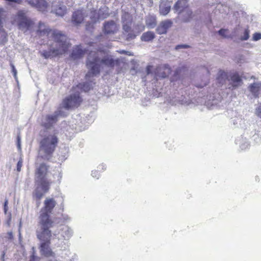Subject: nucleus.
Here are the masks:
<instances>
[{
  "instance_id": "obj_1",
  "label": "nucleus",
  "mask_w": 261,
  "mask_h": 261,
  "mask_svg": "<svg viewBox=\"0 0 261 261\" xmlns=\"http://www.w3.org/2000/svg\"><path fill=\"white\" fill-rule=\"evenodd\" d=\"M37 34L39 37H46L47 41L53 40L48 50L40 51L41 56L45 59L59 57L66 53L70 46L66 36L56 29H51L40 21L38 24Z\"/></svg>"
},
{
  "instance_id": "obj_2",
  "label": "nucleus",
  "mask_w": 261,
  "mask_h": 261,
  "mask_svg": "<svg viewBox=\"0 0 261 261\" xmlns=\"http://www.w3.org/2000/svg\"><path fill=\"white\" fill-rule=\"evenodd\" d=\"M97 55V52L94 51H91L88 54L86 65L89 68V70L86 75V79H88L91 76L98 74L100 72V67L102 65L110 68L120 65L119 59L114 60L110 56H106L100 60Z\"/></svg>"
},
{
  "instance_id": "obj_3",
  "label": "nucleus",
  "mask_w": 261,
  "mask_h": 261,
  "mask_svg": "<svg viewBox=\"0 0 261 261\" xmlns=\"http://www.w3.org/2000/svg\"><path fill=\"white\" fill-rule=\"evenodd\" d=\"M59 143V139L55 134L45 136L39 142V149L42 153L41 158L49 161L53 156Z\"/></svg>"
},
{
  "instance_id": "obj_4",
  "label": "nucleus",
  "mask_w": 261,
  "mask_h": 261,
  "mask_svg": "<svg viewBox=\"0 0 261 261\" xmlns=\"http://www.w3.org/2000/svg\"><path fill=\"white\" fill-rule=\"evenodd\" d=\"M56 201L53 198H47L44 201V206L40 211L39 217V227L51 228L53 226L54 222L50 214L53 211L56 205Z\"/></svg>"
},
{
  "instance_id": "obj_5",
  "label": "nucleus",
  "mask_w": 261,
  "mask_h": 261,
  "mask_svg": "<svg viewBox=\"0 0 261 261\" xmlns=\"http://www.w3.org/2000/svg\"><path fill=\"white\" fill-rule=\"evenodd\" d=\"M49 228L39 227V229L37 230V237L42 242L39 248L41 254L47 257L55 256L54 252L49 246L51 237V231Z\"/></svg>"
},
{
  "instance_id": "obj_6",
  "label": "nucleus",
  "mask_w": 261,
  "mask_h": 261,
  "mask_svg": "<svg viewBox=\"0 0 261 261\" xmlns=\"http://www.w3.org/2000/svg\"><path fill=\"white\" fill-rule=\"evenodd\" d=\"M49 168V165L42 163L36 168L35 170L36 180L39 184L44 193L48 191L51 183L46 177Z\"/></svg>"
},
{
  "instance_id": "obj_7",
  "label": "nucleus",
  "mask_w": 261,
  "mask_h": 261,
  "mask_svg": "<svg viewBox=\"0 0 261 261\" xmlns=\"http://www.w3.org/2000/svg\"><path fill=\"white\" fill-rule=\"evenodd\" d=\"M174 8L179 14H182V20L184 22H189L192 19L193 12L189 7L187 0H178L175 4Z\"/></svg>"
},
{
  "instance_id": "obj_8",
  "label": "nucleus",
  "mask_w": 261,
  "mask_h": 261,
  "mask_svg": "<svg viewBox=\"0 0 261 261\" xmlns=\"http://www.w3.org/2000/svg\"><path fill=\"white\" fill-rule=\"evenodd\" d=\"M227 73L224 71L220 70L218 73L217 80L219 84H222L226 79L231 81L232 86L233 88L240 86L242 84V80L239 73L237 72H233L230 75V79H228Z\"/></svg>"
},
{
  "instance_id": "obj_9",
  "label": "nucleus",
  "mask_w": 261,
  "mask_h": 261,
  "mask_svg": "<svg viewBox=\"0 0 261 261\" xmlns=\"http://www.w3.org/2000/svg\"><path fill=\"white\" fill-rule=\"evenodd\" d=\"M18 29L24 32H27L32 28L34 23L27 17L26 13L23 10H19L16 15Z\"/></svg>"
},
{
  "instance_id": "obj_10",
  "label": "nucleus",
  "mask_w": 261,
  "mask_h": 261,
  "mask_svg": "<svg viewBox=\"0 0 261 261\" xmlns=\"http://www.w3.org/2000/svg\"><path fill=\"white\" fill-rule=\"evenodd\" d=\"M82 98L79 93L70 95L63 101L64 107L66 109L77 108L82 102Z\"/></svg>"
},
{
  "instance_id": "obj_11",
  "label": "nucleus",
  "mask_w": 261,
  "mask_h": 261,
  "mask_svg": "<svg viewBox=\"0 0 261 261\" xmlns=\"http://www.w3.org/2000/svg\"><path fill=\"white\" fill-rule=\"evenodd\" d=\"M171 72L170 67L168 65H161L157 66L153 72L155 77L158 79L165 78L167 77Z\"/></svg>"
},
{
  "instance_id": "obj_12",
  "label": "nucleus",
  "mask_w": 261,
  "mask_h": 261,
  "mask_svg": "<svg viewBox=\"0 0 261 261\" xmlns=\"http://www.w3.org/2000/svg\"><path fill=\"white\" fill-rule=\"evenodd\" d=\"M59 115L60 112H56L54 115H46L41 125L46 129L51 128L58 121Z\"/></svg>"
},
{
  "instance_id": "obj_13",
  "label": "nucleus",
  "mask_w": 261,
  "mask_h": 261,
  "mask_svg": "<svg viewBox=\"0 0 261 261\" xmlns=\"http://www.w3.org/2000/svg\"><path fill=\"white\" fill-rule=\"evenodd\" d=\"M118 30L119 27L114 20L106 21L103 24V32L105 34H114Z\"/></svg>"
},
{
  "instance_id": "obj_14",
  "label": "nucleus",
  "mask_w": 261,
  "mask_h": 261,
  "mask_svg": "<svg viewBox=\"0 0 261 261\" xmlns=\"http://www.w3.org/2000/svg\"><path fill=\"white\" fill-rule=\"evenodd\" d=\"M27 2L32 7L42 12L46 11L48 6L45 0H27Z\"/></svg>"
},
{
  "instance_id": "obj_15",
  "label": "nucleus",
  "mask_w": 261,
  "mask_h": 261,
  "mask_svg": "<svg viewBox=\"0 0 261 261\" xmlns=\"http://www.w3.org/2000/svg\"><path fill=\"white\" fill-rule=\"evenodd\" d=\"M172 24L173 22L171 20L167 19L162 21L156 29V33L160 35L166 34Z\"/></svg>"
},
{
  "instance_id": "obj_16",
  "label": "nucleus",
  "mask_w": 261,
  "mask_h": 261,
  "mask_svg": "<svg viewBox=\"0 0 261 261\" xmlns=\"http://www.w3.org/2000/svg\"><path fill=\"white\" fill-rule=\"evenodd\" d=\"M90 19L91 21H88L86 24V30L92 32L94 29L95 24L99 19V17L95 10L91 11Z\"/></svg>"
},
{
  "instance_id": "obj_17",
  "label": "nucleus",
  "mask_w": 261,
  "mask_h": 261,
  "mask_svg": "<svg viewBox=\"0 0 261 261\" xmlns=\"http://www.w3.org/2000/svg\"><path fill=\"white\" fill-rule=\"evenodd\" d=\"M84 20V15L82 10H77L74 11L72 15L71 21L75 25L81 24Z\"/></svg>"
},
{
  "instance_id": "obj_18",
  "label": "nucleus",
  "mask_w": 261,
  "mask_h": 261,
  "mask_svg": "<svg viewBox=\"0 0 261 261\" xmlns=\"http://www.w3.org/2000/svg\"><path fill=\"white\" fill-rule=\"evenodd\" d=\"M145 23L147 28L153 29L156 25V18L155 16L153 15H148L145 18Z\"/></svg>"
},
{
  "instance_id": "obj_19",
  "label": "nucleus",
  "mask_w": 261,
  "mask_h": 261,
  "mask_svg": "<svg viewBox=\"0 0 261 261\" xmlns=\"http://www.w3.org/2000/svg\"><path fill=\"white\" fill-rule=\"evenodd\" d=\"M86 53V50H83L80 46H77L73 50L71 57L74 59L82 58Z\"/></svg>"
},
{
  "instance_id": "obj_20",
  "label": "nucleus",
  "mask_w": 261,
  "mask_h": 261,
  "mask_svg": "<svg viewBox=\"0 0 261 261\" xmlns=\"http://www.w3.org/2000/svg\"><path fill=\"white\" fill-rule=\"evenodd\" d=\"M249 91L255 97H258L260 91V86L258 83H253L250 85Z\"/></svg>"
},
{
  "instance_id": "obj_21",
  "label": "nucleus",
  "mask_w": 261,
  "mask_h": 261,
  "mask_svg": "<svg viewBox=\"0 0 261 261\" xmlns=\"http://www.w3.org/2000/svg\"><path fill=\"white\" fill-rule=\"evenodd\" d=\"M76 88L80 89L81 91L88 92L92 89V84L90 83H79L76 87H73V90H74Z\"/></svg>"
},
{
  "instance_id": "obj_22",
  "label": "nucleus",
  "mask_w": 261,
  "mask_h": 261,
  "mask_svg": "<svg viewBox=\"0 0 261 261\" xmlns=\"http://www.w3.org/2000/svg\"><path fill=\"white\" fill-rule=\"evenodd\" d=\"M155 34L152 31H147L144 33L141 37V40L144 42L152 41L155 38Z\"/></svg>"
},
{
  "instance_id": "obj_23",
  "label": "nucleus",
  "mask_w": 261,
  "mask_h": 261,
  "mask_svg": "<svg viewBox=\"0 0 261 261\" xmlns=\"http://www.w3.org/2000/svg\"><path fill=\"white\" fill-rule=\"evenodd\" d=\"M121 20L122 23H132L133 22L132 16L128 12H125L122 15Z\"/></svg>"
},
{
  "instance_id": "obj_24",
  "label": "nucleus",
  "mask_w": 261,
  "mask_h": 261,
  "mask_svg": "<svg viewBox=\"0 0 261 261\" xmlns=\"http://www.w3.org/2000/svg\"><path fill=\"white\" fill-rule=\"evenodd\" d=\"M170 11V6H164L163 5H161L160 7V12L162 15H167Z\"/></svg>"
},
{
  "instance_id": "obj_25",
  "label": "nucleus",
  "mask_w": 261,
  "mask_h": 261,
  "mask_svg": "<svg viewBox=\"0 0 261 261\" xmlns=\"http://www.w3.org/2000/svg\"><path fill=\"white\" fill-rule=\"evenodd\" d=\"M132 23H122V29L124 32L126 33L132 31L131 28Z\"/></svg>"
},
{
  "instance_id": "obj_26",
  "label": "nucleus",
  "mask_w": 261,
  "mask_h": 261,
  "mask_svg": "<svg viewBox=\"0 0 261 261\" xmlns=\"http://www.w3.org/2000/svg\"><path fill=\"white\" fill-rule=\"evenodd\" d=\"M33 196L36 200L39 201L43 196V193L38 190H36L33 193Z\"/></svg>"
},
{
  "instance_id": "obj_27",
  "label": "nucleus",
  "mask_w": 261,
  "mask_h": 261,
  "mask_svg": "<svg viewBox=\"0 0 261 261\" xmlns=\"http://www.w3.org/2000/svg\"><path fill=\"white\" fill-rule=\"evenodd\" d=\"M136 37V35L134 33L133 31H132L128 33L126 36V40L127 41L134 39Z\"/></svg>"
},
{
  "instance_id": "obj_28",
  "label": "nucleus",
  "mask_w": 261,
  "mask_h": 261,
  "mask_svg": "<svg viewBox=\"0 0 261 261\" xmlns=\"http://www.w3.org/2000/svg\"><path fill=\"white\" fill-rule=\"evenodd\" d=\"M56 13L58 15L63 16L66 13V11L64 9L59 7L56 9Z\"/></svg>"
},
{
  "instance_id": "obj_29",
  "label": "nucleus",
  "mask_w": 261,
  "mask_h": 261,
  "mask_svg": "<svg viewBox=\"0 0 261 261\" xmlns=\"http://www.w3.org/2000/svg\"><path fill=\"white\" fill-rule=\"evenodd\" d=\"M249 37V31L248 29H245L244 32V35L241 37V40H247Z\"/></svg>"
},
{
  "instance_id": "obj_30",
  "label": "nucleus",
  "mask_w": 261,
  "mask_h": 261,
  "mask_svg": "<svg viewBox=\"0 0 261 261\" xmlns=\"http://www.w3.org/2000/svg\"><path fill=\"white\" fill-rule=\"evenodd\" d=\"M252 39L254 41H257L261 39V34L255 33L253 34Z\"/></svg>"
},
{
  "instance_id": "obj_31",
  "label": "nucleus",
  "mask_w": 261,
  "mask_h": 261,
  "mask_svg": "<svg viewBox=\"0 0 261 261\" xmlns=\"http://www.w3.org/2000/svg\"><path fill=\"white\" fill-rule=\"evenodd\" d=\"M256 114L258 117L261 118V103L256 109Z\"/></svg>"
},
{
  "instance_id": "obj_32",
  "label": "nucleus",
  "mask_w": 261,
  "mask_h": 261,
  "mask_svg": "<svg viewBox=\"0 0 261 261\" xmlns=\"http://www.w3.org/2000/svg\"><path fill=\"white\" fill-rule=\"evenodd\" d=\"M22 166V161L20 160L18 161L17 164V170L19 172L21 170V167Z\"/></svg>"
},
{
  "instance_id": "obj_33",
  "label": "nucleus",
  "mask_w": 261,
  "mask_h": 261,
  "mask_svg": "<svg viewBox=\"0 0 261 261\" xmlns=\"http://www.w3.org/2000/svg\"><path fill=\"white\" fill-rule=\"evenodd\" d=\"M227 31V30L222 29L219 31L218 33L221 36L226 37V33Z\"/></svg>"
},
{
  "instance_id": "obj_34",
  "label": "nucleus",
  "mask_w": 261,
  "mask_h": 261,
  "mask_svg": "<svg viewBox=\"0 0 261 261\" xmlns=\"http://www.w3.org/2000/svg\"><path fill=\"white\" fill-rule=\"evenodd\" d=\"M152 68L153 67L151 65H148L146 67V73L147 74H150L152 73Z\"/></svg>"
},
{
  "instance_id": "obj_35",
  "label": "nucleus",
  "mask_w": 261,
  "mask_h": 261,
  "mask_svg": "<svg viewBox=\"0 0 261 261\" xmlns=\"http://www.w3.org/2000/svg\"><path fill=\"white\" fill-rule=\"evenodd\" d=\"M17 146L18 149H21V145H20V136L19 135H17Z\"/></svg>"
},
{
  "instance_id": "obj_36",
  "label": "nucleus",
  "mask_w": 261,
  "mask_h": 261,
  "mask_svg": "<svg viewBox=\"0 0 261 261\" xmlns=\"http://www.w3.org/2000/svg\"><path fill=\"white\" fill-rule=\"evenodd\" d=\"M189 46L188 45H178L176 46L175 48L176 49H180V48H189Z\"/></svg>"
},
{
  "instance_id": "obj_37",
  "label": "nucleus",
  "mask_w": 261,
  "mask_h": 261,
  "mask_svg": "<svg viewBox=\"0 0 261 261\" xmlns=\"http://www.w3.org/2000/svg\"><path fill=\"white\" fill-rule=\"evenodd\" d=\"M11 66L12 67V72L13 73L14 76H16L17 74V71L13 64H11Z\"/></svg>"
},
{
  "instance_id": "obj_38",
  "label": "nucleus",
  "mask_w": 261,
  "mask_h": 261,
  "mask_svg": "<svg viewBox=\"0 0 261 261\" xmlns=\"http://www.w3.org/2000/svg\"><path fill=\"white\" fill-rule=\"evenodd\" d=\"M9 2H14L18 4H21L22 2V0H10Z\"/></svg>"
},
{
  "instance_id": "obj_39",
  "label": "nucleus",
  "mask_w": 261,
  "mask_h": 261,
  "mask_svg": "<svg viewBox=\"0 0 261 261\" xmlns=\"http://www.w3.org/2000/svg\"><path fill=\"white\" fill-rule=\"evenodd\" d=\"M120 53L121 54H125V55H128V56L132 55L130 53H129L128 51H125V50H124L120 51Z\"/></svg>"
},
{
  "instance_id": "obj_40",
  "label": "nucleus",
  "mask_w": 261,
  "mask_h": 261,
  "mask_svg": "<svg viewBox=\"0 0 261 261\" xmlns=\"http://www.w3.org/2000/svg\"><path fill=\"white\" fill-rule=\"evenodd\" d=\"M8 235L9 236V238L10 239H13V233L12 232H8Z\"/></svg>"
},
{
  "instance_id": "obj_41",
  "label": "nucleus",
  "mask_w": 261,
  "mask_h": 261,
  "mask_svg": "<svg viewBox=\"0 0 261 261\" xmlns=\"http://www.w3.org/2000/svg\"><path fill=\"white\" fill-rule=\"evenodd\" d=\"M36 259V256H35V255H32L31 256V258H30V261H35Z\"/></svg>"
},
{
  "instance_id": "obj_42",
  "label": "nucleus",
  "mask_w": 261,
  "mask_h": 261,
  "mask_svg": "<svg viewBox=\"0 0 261 261\" xmlns=\"http://www.w3.org/2000/svg\"><path fill=\"white\" fill-rule=\"evenodd\" d=\"M92 175L93 176L96 177L97 176V175H98V173L96 171H94V172H92Z\"/></svg>"
},
{
  "instance_id": "obj_43",
  "label": "nucleus",
  "mask_w": 261,
  "mask_h": 261,
  "mask_svg": "<svg viewBox=\"0 0 261 261\" xmlns=\"http://www.w3.org/2000/svg\"><path fill=\"white\" fill-rule=\"evenodd\" d=\"M7 202H8V201L7 200L5 202L4 210H5V212H6L7 211Z\"/></svg>"
}]
</instances>
